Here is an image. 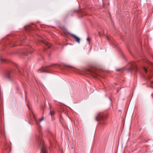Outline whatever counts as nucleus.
<instances>
[{"mask_svg":"<svg viewBox=\"0 0 153 153\" xmlns=\"http://www.w3.org/2000/svg\"><path fill=\"white\" fill-rule=\"evenodd\" d=\"M144 70L145 71L146 73H147V71H148V70H147V69L146 68H145V67H144Z\"/></svg>","mask_w":153,"mask_h":153,"instance_id":"14","label":"nucleus"},{"mask_svg":"<svg viewBox=\"0 0 153 153\" xmlns=\"http://www.w3.org/2000/svg\"><path fill=\"white\" fill-rule=\"evenodd\" d=\"M136 63L134 62H131L130 64V65H131V68H130V70L131 71L132 70H134L135 69L136 70H137L136 66Z\"/></svg>","mask_w":153,"mask_h":153,"instance_id":"6","label":"nucleus"},{"mask_svg":"<svg viewBox=\"0 0 153 153\" xmlns=\"http://www.w3.org/2000/svg\"><path fill=\"white\" fill-rule=\"evenodd\" d=\"M106 37L107 38V39L108 40H110V39H109V38L107 36H106Z\"/></svg>","mask_w":153,"mask_h":153,"instance_id":"17","label":"nucleus"},{"mask_svg":"<svg viewBox=\"0 0 153 153\" xmlns=\"http://www.w3.org/2000/svg\"><path fill=\"white\" fill-rule=\"evenodd\" d=\"M67 67H69V68H71L72 67L71 66H67Z\"/></svg>","mask_w":153,"mask_h":153,"instance_id":"18","label":"nucleus"},{"mask_svg":"<svg viewBox=\"0 0 153 153\" xmlns=\"http://www.w3.org/2000/svg\"><path fill=\"white\" fill-rule=\"evenodd\" d=\"M87 40L89 42L90 40V39L89 37H88L87 39Z\"/></svg>","mask_w":153,"mask_h":153,"instance_id":"15","label":"nucleus"},{"mask_svg":"<svg viewBox=\"0 0 153 153\" xmlns=\"http://www.w3.org/2000/svg\"><path fill=\"white\" fill-rule=\"evenodd\" d=\"M107 118V116L106 115L103 113H99L97 116L96 118V120L97 121H100V123L104 125L106 124V122L105 119Z\"/></svg>","mask_w":153,"mask_h":153,"instance_id":"3","label":"nucleus"},{"mask_svg":"<svg viewBox=\"0 0 153 153\" xmlns=\"http://www.w3.org/2000/svg\"><path fill=\"white\" fill-rule=\"evenodd\" d=\"M5 78L8 81H12V76L11 73L10 72H7L5 75Z\"/></svg>","mask_w":153,"mask_h":153,"instance_id":"5","label":"nucleus"},{"mask_svg":"<svg viewBox=\"0 0 153 153\" xmlns=\"http://www.w3.org/2000/svg\"><path fill=\"white\" fill-rule=\"evenodd\" d=\"M70 34L74 38L76 42H77L79 43H80V39L79 37L74 34L72 33H71Z\"/></svg>","mask_w":153,"mask_h":153,"instance_id":"7","label":"nucleus"},{"mask_svg":"<svg viewBox=\"0 0 153 153\" xmlns=\"http://www.w3.org/2000/svg\"><path fill=\"white\" fill-rule=\"evenodd\" d=\"M55 64H52L48 66H47L45 67H42V68L38 70V71H40L41 73H47L49 71V69L48 68V66H51L52 65H55Z\"/></svg>","mask_w":153,"mask_h":153,"instance_id":"4","label":"nucleus"},{"mask_svg":"<svg viewBox=\"0 0 153 153\" xmlns=\"http://www.w3.org/2000/svg\"><path fill=\"white\" fill-rule=\"evenodd\" d=\"M27 53L24 54V55H25V56H27Z\"/></svg>","mask_w":153,"mask_h":153,"instance_id":"19","label":"nucleus"},{"mask_svg":"<svg viewBox=\"0 0 153 153\" xmlns=\"http://www.w3.org/2000/svg\"><path fill=\"white\" fill-rule=\"evenodd\" d=\"M76 15L78 16L79 18H81L83 16L85 15V13L82 10H72L68 12L67 16H72Z\"/></svg>","mask_w":153,"mask_h":153,"instance_id":"2","label":"nucleus"},{"mask_svg":"<svg viewBox=\"0 0 153 153\" xmlns=\"http://www.w3.org/2000/svg\"><path fill=\"white\" fill-rule=\"evenodd\" d=\"M45 45L46 46V48H50L51 45L49 44H48V43H46Z\"/></svg>","mask_w":153,"mask_h":153,"instance_id":"9","label":"nucleus"},{"mask_svg":"<svg viewBox=\"0 0 153 153\" xmlns=\"http://www.w3.org/2000/svg\"><path fill=\"white\" fill-rule=\"evenodd\" d=\"M36 140L37 141L40 142L39 147L41 153H47V147L44 144V141L42 139V133L40 132L39 130V134L36 136Z\"/></svg>","mask_w":153,"mask_h":153,"instance_id":"1","label":"nucleus"},{"mask_svg":"<svg viewBox=\"0 0 153 153\" xmlns=\"http://www.w3.org/2000/svg\"><path fill=\"white\" fill-rule=\"evenodd\" d=\"M147 63L150 65L152 66L153 68V63L149 61H148Z\"/></svg>","mask_w":153,"mask_h":153,"instance_id":"10","label":"nucleus"},{"mask_svg":"<svg viewBox=\"0 0 153 153\" xmlns=\"http://www.w3.org/2000/svg\"><path fill=\"white\" fill-rule=\"evenodd\" d=\"M120 70V69H118V70H117V71H119Z\"/></svg>","mask_w":153,"mask_h":153,"instance_id":"21","label":"nucleus"},{"mask_svg":"<svg viewBox=\"0 0 153 153\" xmlns=\"http://www.w3.org/2000/svg\"><path fill=\"white\" fill-rule=\"evenodd\" d=\"M19 72L21 74V71H20V70H19Z\"/></svg>","mask_w":153,"mask_h":153,"instance_id":"20","label":"nucleus"},{"mask_svg":"<svg viewBox=\"0 0 153 153\" xmlns=\"http://www.w3.org/2000/svg\"><path fill=\"white\" fill-rule=\"evenodd\" d=\"M0 60L1 61H4V62H5L6 61V60L4 59H3L1 58H0Z\"/></svg>","mask_w":153,"mask_h":153,"instance_id":"13","label":"nucleus"},{"mask_svg":"<svg viewBox=\"0 0 153 153\" xmlns=\"http://www.w3.org/2000/svg\"><path fill=\"white\" fill-rule=\"evenodd\" d=\"M50 114H51V116L55 114V112L54 111H50Z\"/></svg>","mask_w":153,"mask_h":153,"instance_id":"11","label":"nucleus"},{"mask_svg":"<svg viewBox=\"0 0 153 153\" xmlns=\"http://www.w3.org/2000/svg\"><path fill=\"white\" fill-rule=\"evenodd\" d=\"M25 30H28L29 29V26H26L25 27Z\"/></svg>","mask_w":153,"mask_h":153,"instance_id":"12","label":"nucleus"},{"mask_svg":"<svg viewBox=\"0 0 153 153\" xmlns=\"http://www.w3.org/2000/svg\"><path fill=\"white\" fill-rule=\"evenodd\" d=\"M44 117H42V118H41V119H39V122H37V120H36L35 119V121H36V124H37V125L38 126H39V127H40V125L39 124V123L42 121L43 120H44Z\"/></svg>","mask_w":153,"mask_h":153,"instance_id":"8","label":"nucleus"},{"mask_svg":"<svg viewBox=\"0 0 153 153\" xmlns=\"http://www.w3.org/2000/svg\"><path fill=\"white\" fill-rule=\"evenodd\" d=\"M151 84L153 88V81H152L151 82Z\"/></svg>","mask_w":153,"mask_h":153,"instance_id":"16","label":"nucleus"}]
</instances>
